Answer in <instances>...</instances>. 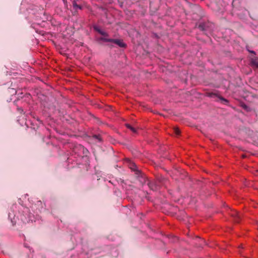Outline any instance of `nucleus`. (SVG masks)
<instances>
[{
	"mask_svg": "<svg viewBox=\"0 0 258 258\" xmlns=\"http://www.w3.org/2000/svg\"><path fill=\"white\" fill-rule=\"evenodd\" d=\"M212 95L218 97L221 100L225 101L226 102H228V100L227 99L224 98L223 97H222L221 96H218V94L216 93H209V96H212Z\"/></svg>",
	"mask_w": 258,
	"mask_h": 258,
	"instance_id": "6e6552de",
	"label": "nucleus"
},
{
	"mask_svg": "<svg viewBox=\"0 0 258 258\" xmlns=\"http://www.w3.org/2000/svg\"><path fill=\"white\" fill-rule=\"evenodd\" d=\"M100 39L104 42H113L121 48H126L127 47V45L121 39L106 38L105 37H102Z\"/></svg>",
	"mask_w": 258,
	"mask_h": 258,
	"instance_id": "7ed1b4c3",
	"label": "nucleus"
},
{
	"mask_svg": "<svg viewBox=\"0 0 258 258\" xmlns=\"http://www.w3.org/2000/svg\"><path fill=\"white\" fill-rule=\"evenodd\" d=\"M131 166L130 167V168L133 170H136V169H137V166L136 165H135V163H132L131 165Z\"/></svg>",
	"mask_w": 258,
	"mask_h": 258,
	"instance_id": "4468645a",
	"label": "nucleus"
},
{
	"mask_svg": "<svg viewBox=\"0 0 258 258\" xmlns=\"http://www.w3.org/2000/svg\"><path fill=\"white\" fill-rule=\"evenodd\" d=\"M240 106L244 109L246 110L248 108L247 106L244 103H241Z\"/></svg>",
	"mask_w": 258,
	"mask_h": 258,
	"instance_id": "2eb2a0df",
	"label": "nucleus"
},
{
	"mask_svg": "<svg viewBox=\"0 0 258 258\" xmlns=\"http://www.w3.org/2000/svg\"><path fill=\"white\" fill-rule=\"evenodd\" d=\"M93 138L98 140L99 141H102V139H101L100 135H94Z\"/></svg>",
	"mask_w": 258,
	"mask_h": 258,
	"instance_id": "ddd939ff",
	"label": "nucleus"
},
{
	"mask_svg": "<svg viewBox=\"0 0 258 258\" xmlns=\"http://www.w3.org/2000/svg\"><path fill=\"white\" fill-rule=\"evenodd\" d=\"M198 27L202 31H205L206 30L205 23L200 24Z\"/></svg>",
	"mask_w": 258,
	"mask_h": 258,
	"instance_id": "9d476101",
	"label": "nucleus"
},
{
	"mask_svg": "<svg viewBox=\"0 0 258 258\" xmlns=\"http://www.w3.org/2000/svg\"><path fill=\"white\" fill-rule=\"evenodd\" d=\"M250 65L253 69H258V58L257 57L251 58L250 61Z\"/></svg>",
	"mask_w": 258,
	"mask_h": 258,
	"instance_id": "20e7f679",
	"label": "nucleus"
},
{
	"mask_svg": "<svg viewBox=\"0 0 258 258\" xmlns=\"http://www.w3.org/2000/svg\"><path fill=\"white\" fill-rule=\"evenodd\" d=\"M73 6L74 8L79 9L80 10L82 9V7L80 5H78L75 1L73 2Z\"/></svg>",
	"mask_w": 258,
	"mask_h": 258,
	"instance_id": "1a4fd4ad",
	"label": "nucleus"
},
{
	"mask_svg": "<svg viewBox=\"0 0 258 258\" xmlns=\"http://www.w3.org/2000/svg\"><path fill=\"white\" fill-rule=\"evenodd\" d=\"M94 30H95L96 32H98V33H99L100 34H101V35L104 36H105V37H108V34L106 32H104V31H102V30H101L100 29H99L98 27H94Z\"/></svg>",
	"mask_w": 258,
	"mask_h": 258,
	"instance_id": "423d86ee",
	"label": "nucleus"
},
{
	"mask_svg": "<svg viewBox=\"0 0 258 258\" xmlns=\"http://www.w3.org/2000/svg\"><path fill=\"white\" fill-rule=\"evenodd\" d=\"M125 125H126L127 128L130 129L133 132H134V133H136V131L135 128H134L133 127H132L130 124H126Z\"/></svg>",
	"mask_w": 258,
	"mask_h": 258,
	"instance_id": "9b49d317",
	"label": "nucleus"
},
{
	"mask_svg": "<svg viewBox=\"0 0 258 258\" xmlns=\"http://www.w3.org/2000/svg\"><path fill=\"white\" fill-rule=\"evenodd\" d=\"M94 30H95L96 32H98V33H99L100 34H101V35L104 36H105V37H108V34L106 32H104V31H102V30H101L100 29H99L98 27H94Z\"/></svg>",
	"mask_w": 258,
	"mask_h": 258,
	"instance_id": "0eeeda50",
	"label": "nucleus"
},
{
	"mask_svg": "<svg viewBox=\"0 0 258 258\" xmlns=\"http://www.w3.org/2000/svg\"><path fill=\"white\" fill-rule=\"evenodd\" d=\"M231 216L235 217V222L239 223L240 222V218L239 214L236 211H233L231 213Z\"/></svg>",
	"mask_w": 258,
	"mask_h": 258,
	"instance_id": "39448f33",
	"label": "nucleus"
},
{
	"mask_svg": "<svg viewBox=\"0 0 258 258\" xmlns=\"http://www.w3.org/2000/svg\"><path fill=\"white\" fill-rule=\"evenodd\" d=\"M9 217L11 220L13 225L21 221L23 223H28L32 221L34 214L29 212V209L23 205L18 204H14L12 206L9 212Z\"/></svg>",
	"mask_w": 258,
	"mask_h": 258,
	"instance_id": "f257e3e1",
	"label": "nucleus"
},
{
	"mask_svg": "<svg viewBox=\"0 0 258 258\" xmlns=\"http://www.w3.org/2000/svg\"><path fill=\"white\" fill-rule=\"evenodd\" d=\"M44 207L45 204L44 203L40 201H37L32 205L31 208L34 214L37 215L44 209Z\"/></svg>",
	"mask_w": 258,
	"mask_h": 258,
	"instance_id": "f03ea898",
	"label": "nucleus"
},
{
	"mask_svg": "<svg viewBox=\"0 0 258 258\" xmlns=\"http://www.w3.org/2000/svg\"><path fill=\"white\" fill-rule=\"evenodd\" d=\"M248 51H249V52L251 53H253L254 54V55H255V52L254 51H252V50H248Z\"/></svg>",
	"mask_w": 258,
	"mask_h": 258,
	"instance_id": "dca6fc26",
	"label": "nucleus"
},
{
	"mask_svg": "<svg viewBox=\"0 0 258 258\" xmlns=\"http://www.w3.org/2000/svg\"><path fill=\"white\" fill-rule=\"evenodd\" d=\"M174 132L176 135H179L180 134V131L179 129L177 127L174 128Z\"/></svg>",
	"mask_w": 258,
	"mask_h": 258,
	"instance_id": "f8f14e48",
	"label": "nucleus"
}]
</instances>
